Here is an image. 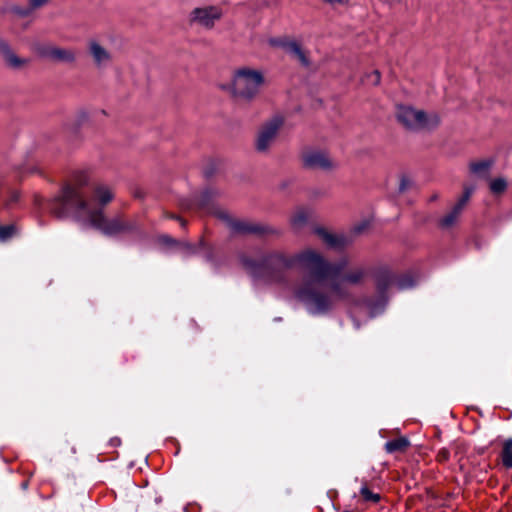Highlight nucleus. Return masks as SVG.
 <instances>
[{"label": "nucleus", "instance_id": "nucleus-32", "mask_svg": "<svg viewBox=\"0 0 512 512\" xmlns=\"http://www.w3.org/2000/svg\"><path fill=\"white\" fill-rule=\"evenodd\" d=\"M19 198V193L16 191L11 192L9 203L17 201Z\"/></svg>", "mask_w": 512, "mask_h": 512}, {"label": "nucleus", "instance_id": "nucleus-6", "mask_svg": "<svg viewBox=\"0 0 512 512\" xmlns=\"http://www.w3.org/2000/svg\"><path fill=\"white\" fill-rule=\"evenodd\" d=\"M333 265H339L340 269L336 275H330L328 280L339 283L347 289V286H356L364 282L367 277L368 270L364 266L348 267L346 258L334 262Z\"/></svg>", "mask_w": 512, "mask_h": 512}, {"label": "nucleus", "instance_id": "nucleus-38", "mask_svg": "<svg viewBox=\"0 0 512 512\" xmlns=\"http://www.w3.org/2000/svg\"><path fill=\"white\" fill-rule=\"evenodd\" d=\"M398 286H399L400 288H403V287H404V286H403V284H402V283H400V282L398 283Z\"/></svg>", "mask_w": 512, "mask_h": 512}, {"label": "nucleus", "instance_id": "nucleus-19", "mask_svg": "<svg viewBox=\"0 0 512 512\" xmlns=\"http://www.w3.org/2000/svg\"><path fill=\"white\" fill-rule=\"evenodd\" d=\"M463 209V206L456 203L451 211L441 218L440 226L445 229L453 227L458 222Z\"/></svg>", "mask_w": 512, "mask_h": 512}, {"label": "nucleus", "instance_id": "nucleus-11", "mask_svg": "<svg viewBox=\"0 0 512 512\" xmlns=\"http://www.w3.org/2000/svg\"><path fill=\"white\" fill-rule=\"evenodd\" d=\"M221 15L222 12L217 7L197 8L192 12V20L205 28H211Z\"/></svg>", "mask_w": 512, "mask_h": 512}, {"label": "nucleus", "instance_id": "nucleus-1", "mask_svg": "<svg viewBox=\"0 0 512 512\" xmlns=\"http://www.w3.org/2000/svg\"><path fill=\"white\" fill-rule=\"evenodd\" d=\"M89 182L86 172H76L73 182L67 185L61 194L57 196L51 207V211L57 216H63L67 211H74L77 217L99 230L106 236H114L129 229V225L120 218L108 219L99 210H92L85 198L82 188Z\"/></svg>", "mask_w": 512, "mask_h": 512}, {"label": "nucleus", "instance_id": "nucleus-33", "mask_svg": "<svg viewBox=\"0 0 512 512\" xmlns=\"http://www.w3.org/2000/svg\"><path fill=\"white\" fill-rule=\"evenodd\" d=\"M162 239H163L166 243H172V242H174V240H173V239H171V238H169L168 236H164Z\"/></svg>", "mask_w": 512, "mask_h": 512}, {"label": "nucleus", "instance_id": "nucleus-12", "mask_svg": "<svg viewBox=\"0 0 512 512\" xmlns=\"http://www.w3.org/2000/svg\"><path fill=\"white\" fill-rule=\"evenodd\" d=\"M0 53L2 54L5 64L12 69H22L29 64V60L16 55L9 45L0 39Z\"/></svg>", "mask_w": 512, "mask_h": 512}, {"label": "nucleus", "instance_id": "nucleus-2", "mask_svg": "<svg viewBox=\"0 0 512 512\" xmlns=\"http://www.w3.org/2000/svg\"><path fill=\"white\" fill-rule=\"evenodd\" d=\"M326 286H315L311 283L295 289V297L302 302L308 312L323 315L335 308L337 303L349 296V291L333 280H327Z\"/></svg>", "mask_w": 512, "mask_h": 512}, {"label": "nucleus", "instance_id": "nucleus-27", "mask_svg": "<svg viewBox=\"0 0 512 512\" xmlns=\"http://www.w3.org/2000/svg\"><path fill=\"white\" fill-rule=\"evenodd\" d=\"M285 43H290V40L273 38L269 40V44L274 47H282L285 49Z\"/></svg>", "mask_w": 512, "mask_h": 512}, {"label": "nucleus", "instance_id": "nucleus-14", "mask_svg": "<svg viewBox=\"0 0 512 512\" xmlns=\"http://www.w3.org/2000/svg\"><path fill=\"white\" fill-rule=\"evenodd\" d=\"M89 52L94 60V62L98 66L106 65L111 60V55L107 49L101 46L96 41H91L89 43Z\"/></svg>", "mask_w": 512, "mask_h": 512}, {"label": "nucleus", "instance_id": "nucleus-4", "mask_svg": "<svg viewBox=\"0 0 512 512\" xmlns=\"http://www.w3.org/2000/svg\"><path fill=\"white\" fill-rule=\"evenodd\" d=\"M333 264L315 249L305 248L297 252V268L309 270L318 282L328 280L330 275L338 273L340 266Z\"/></svg>", "mask_w": 512, "mask_h": 512}, {"label": "nucleus", "instance_id": "nucleus-25", "mask_svg": "<svg viewBox=\"0 0 512 512\" xmlns=\"http://www.w3.org/2000/svg\"><path fill=\"white\" fill-rule=\"evenodd\" d=\"M475 188L474 186H467L464 188V192H463V195L462 197L457 201L458 204H460L461 206L465 207L466 204L468 203L471 195L473 194Z\"/></svg>", "mask_w": 512, "mask_h": 512}, {"label": "nucleus", "instance_id": "nucleus-22", "mask_svg": "<svg viewBox=\"0 0 512 512\" xmlns=\"http://www.w3.org/2000/svg\"><path fill=\"white\" fill-rule=\"evenodd\" d=\"M502 463L506 468H512V438L503 443Z\"/></svg>", "mask_w": 512, "mask_h": 512}, {"label": "nucleus", "instance_id": "nucleus-24", "mask_svg": "<svg viewBox=\"0 0 512 512\" xmlns=\"http://www.w3.org/2000/svg\"><path fill=\"white\" fill-rule=\"evenodd\" d=\"M360 494L366 501L378 502L380 500L379 494L373 493L367 486L361 488Z\"/></svg>", "mask_w": 512, "mask_h": 512}, {"label": "nucleus", "instance_id": "nucleus-30", "mask_svg": "<svg viewBox=\"0 0 512 512\" xmlns=\"http://www.w3.org/2000/svg\"><path fill=\"white\" fill-rule=\"evenodd\" d=\"M49 0H29V6L32 9H38L48 3Z\"/></svg>", "mask_w": 512, "mask_h": 512}, {"label": "nucleus", "instance_id": "nucleus-7", "mask_svg": "<svg viewBox=\"0 0 512 512\" xmlns=\"http://www.w3.org/2000/svg\"><path fill=\"white\" fill-rule=\"evenodd\" d=\"M282 125L283 119L274 117L261 126L255 141V147L258 152H266L269 150L275 142Z\"/></svg>", "mask_w": 512, "mask_h": 512}, {"label": "nucleus", "instance_id": "nucleus-36", "mask_svg": "<svg viewBox=\"0 0 512 512\" xmlns=\"http://www.w3.org/2000/svg\"><path fill=\"white\" fill-rule=\"evenodd\" d=\"M235 228H237V229H238V230H240V231H245V230H247L246 228H243V227H241V228H240V227L235 226Z\"/></svg>", "mask_w": 512, "mask_h": 512}, {"label": "nucleus", "instance_id": "nucleus-23", "mask_svg": "<svg viewBox=\"0 0 512 512\" xmlns=\"http://www.w3.org/2000/svg\"><path fill=\"white\" fill-rule=\"evenodd\" d=\"M492 162L490 161H479L473 162L470 164V169L472 172L485 176V174L489 171Z\"/></svg>", "mask_w": 512, "mask_h": 512}, {"label": "nucleus", "instance_id": "nucleus-16", "mask_svg": "<svg viewBox=\"0 0 512 512\" xmlns=\"http://www.w3.org/2000/svg\"><path fill=\"white\" fill-rule=\"evenodd\" d=\"M316 234L330 248L340 249L346 244V241L343 237L332 234L323 228L316 229Z\"/></svg>", "mask_w": 512, "mask_h": 512}, {"label": "nucleus", "instance_id": "nucleus-28", "mask_svg": "<svg viewBox=\"0 0 512 512\" xmlns=\"http://www.w3.org/2000/svg\"><path fill=\"white\" fill-rule=\"evenodd\" d=\"M411 186V181L409 178L402 176L399 183V191L405 192Z\"/></svg>", "mask_w": 512, "mask_h": 512}, {"label": "nucleus", "instance_id": "nucleus-34", "mask_svg": "<svg viewBox=\"0 0 512 512\" xmlns=\"http://www.w3.org/2000/svg\"><path fill=\"white\" fill-rule=\"evenodd\" d=\"M219 216H220L221 218H223V219H228V218H229V217H228V215H227L226 213H224V212H221V213L219 214Z\"/></svg>", "mask_w": 512, "mask_h": 512}, {"label": "nucleus", "instance_id": "nucleus-18", "mask_svg": "<svg viewBox=\"0 0 512 512\" xmlns=\"http://www.w3.org/2000/svg\"><path fill=\"white\" fill-rule=\"evenodd\" d=\"M285 51L298 60L302 65H309V59L306 51L297 42L290 41V43H285Z\"/></svg>", "mask_w": 512, "mask_h": 512}, {"label": "nucleus", "instance_id": "nucleus-8", "mask_svg": "<svg viewBox=\"0 0 512 512\" xmlns=\"http://www.w3.org/2000/svg\"><path fill=\"white\" fill-rule=\"evenodd\" d=\"M302 163L308 169L331 171L337 167V162L323 150L308 149L302 153Z\"/></svg>", "mask_w": 512, "mask_h": 512}, {"label": "nucleus", "instance_id": "nucleus-37", "mask_svg": "<svg viewBox=\"0 0 512 512\" xmlns=\"http://www.w3.org/2000/svg\"><path fill=\"white\" fill-rule=\"evenodd\" d=\"M355 328L358 329L360 327L359 323L355 321Z\"/></svg>", "mask_w": 512, "mask_h": 512}, {"label": "nucleus", "instance_id": "nucleus-31", "mask_svg": "<svg viewBox=\"0 0 512 512\" xmlns=\"http://www.w3.org/2000/svg\"><path fill=\"white\" fill-rule=\"evenodd\" d=\"M77 117H78L79 121L84 122V121L88 120L89 114L87 111L82 110V111L78 112Z\"/></svg>", "mask_w": 512, "mask_h": 512}, {"label": "nucleus", "instance_id": "nucleus-5", "mask_svg": "<svg viewBox=\"0 0 512 512\" xmlns=\"http://www.w3.org/2000/svg\"><path fill=\"white\" fill-rule=\"evenodd\" d=\"M396 117L404 127L414 131L432 130L441 122V118L436 112H425L406 105L397 108Z\"/></svg>", "mask_w": 512, "mask_h": 512}, {"label": "nucleus", "instance_id": "nucleus-17", "mask_svg": "<svg viewBox=\"0 0 512 512\" xmlns=\"http://www.w3.org/2000/svg\"><path fill=\"white\" fill-rule=\"evenodd\" d=\"M375 283L378 292L383 294L394 283V276L389 269H381L376 275Z\"/></svg>", "mask_w": 512, "mask_h": 512}, {"label": "nucleus", "instance_id": "nucleus-3", "mask_svg": "<svg viewBox=\"0 0 512 512\" xmlns=\"http://www.w3.org/2000/svg\"><path fill=\"white\" fill-rule=\"evenodd\" d=\"M264 82L265 77L260 69L243 66L234 71L230 91L236 98L251 101L258 95Z\"/></svg>", "mask_w": 512, "mask_h": 512}, {"label": "nucleus", "instance_id": "nucleus-15", "mask_svg": "<svg viewBox=\"0 0 512 512\" xmlns=\"http://www.w3.org/2000/svg\"><path fill=\"white\" fill-rule=\"evenodd\" d=\"M312 216V211L305 207L296 208L291 217L290 223L295 230H300L305 227Z\"/></svg>", "mask_w": 512, "mask_h": 512}, {"label": "nucleus", "instance_id": "nucleus-21", "mask_svg": "<svg viewBox=\"0 0 512 512\" xmlns=\"http://www.w3.org/2000/svg\"><path fill=\"white\" fill-rule=\"evenodd\" d=\"M508 187L507 180L503 177H497L494 179H491L489 182V189L492 194L494 195H501L503 194Z\"/></svg>", "mask_w": 512, "mask_h": 512}, {"label": "nucleus", "instance_id": "nucleus-26", "mask_svg": "<svg viewBox=\"0 0 512 512\" xmlns=\"http://www.w3.org/2000/svg\"><path fill=\"white\" fill-rule=\"evenodd\" d=\"M15 233L14 226H0V240L5 241Z\"/></svg>", "mask_w": 512, "mask_h": 512}, {"label": "nucleus", "instance_id": "nucleus-9", "mask_svg": "<svg viewBox=\"0 0 512 512\" xmlns=\"http://www.w3.org/2000/svg\"><path fill=\"white\" fill-rule=\"evenodd\" d=\"M113 198V190L107 185L99 184L93 188L91 199L87 200V204L92 210H99L103 213L102 208L110 203Z\"/></svg>", "mask_w": 512, "mask_h": 512}, {"label": "nucleus", "instance_id": "nucleus-10", "mask_svg": "<svg viewBox=\"0 0 512 512\" xmlns=\"http://www.w3.org/2000/svg\"><path fill=\"white\" fill-rule=\"evenodd\" d=\"M265 264L273 269L287 270L297 268V253L274 252L267 256Z\"/></svg>", "mask_w": 512, "mask_h": 512}, {"label": "nucleus", "instance_id": "nucleus-13", "mask_svg": "<svg viewBox=\"0 0 512 512\" xmlns=\"http://www.w3.org/2000/svg\"><path fill=\"white\" fill-rule=\"evenodd\" d=\"M43 55L53 61L64 63H72L76 59L74 50L56 46H47L43 51Z\"/></svg>", "mask_w": 512, "mask_h": 512}, {"label": "nucleus", "instance_id": "nucleus-35", "mask_svg": "<svg viewBox=\"0 0 512 512\" xmlns=\"http://www.w3.org/2000/svg\"><path fill=\"white\" fill-rule=\"evenodd\" d=\"M179 220V222L181 223V225L184 227L186 225V222L181 219V218H177Z\"/></svg>", "mask_w": 512, "mask_h": 512}, {"label": "nucleus", "instance_id": "nucleus-20", "mask_svg": "<svg viewBox=\"0 0 512 512\" xmlns=\"http://www.w3.org/2000/svg\"><path fill=\"white\" fill-rule=\"evenodd\" d=\"M409 446H410L409 440L405 437H400V438L388 441L385 444V449L388 453L404 452Z\"/></svg>", "mask_w": 512, "mask_h": 512}, {"label": "nucleus", "instance_id": "nucleus-29", "mask_svg": "<svg viewBox=\"0 0 512 512\" xmlns=\"http://www.w3.org/2000/svg\"><path fill=\"white\" fill-rule=\"evenodd\" d=\"M380 73L379 71H373L369 76H368V81L369 83L373 84V85H378L380 83Z\"/></svg>", "mask_w": 512, "mask_h": 512}]
</instances>
